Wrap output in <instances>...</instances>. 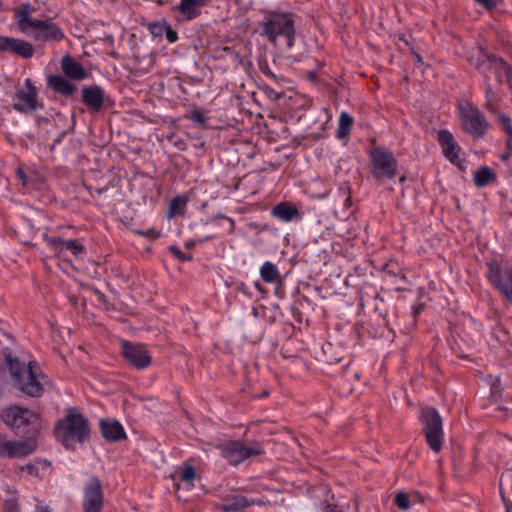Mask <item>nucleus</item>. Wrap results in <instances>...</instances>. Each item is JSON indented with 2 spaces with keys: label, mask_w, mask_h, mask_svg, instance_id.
I'll list each match as a JSON object with an SVG mask.
<instances>
[{
  "label": "nucleus",
  "mask_w": 512,
  "mask_h": 512,
  "mask_svg": "<svg viewBox=\"0 0 512 512\" xmlns=\"http://www.w3.org/2000/svg\"><path fill=\"white\" fill-rule=\"evenodd\" d=\"M35 8L24 3L14 10L18 30L38 42H59L64 38L62 29L50 19H34Z\"/></svg>",
  "instance_id": "1"
},
{
  "label": "nucleus",
  "mask_w": 512,
  "mask_h": 512,
  "mask_svg": "<svg viewBox=\"0 0 512 512\" xmlns=\"http://www.w3.org/2000/svg\"><path fill=\"white\" fill-rule=\"evenodd\" d=\"M6 364L11 373L14 385L23 393L38 397L43 391V375L36 369L34 362H29L28 366L13 358L9 353L5 352Z\"/></svg>",
  "instance_id": "2"
},
{
  "label": "nucleus",
  "mask_w": 512,
  "mask_h": 512,
  "mask_svg": "<svg viewBox=\"0 0 512 512\" xmlns=\"http://www.w3.org/2000/svg\"><path fill=\"white\" fill-rule=\"evenodd\" d=\"M55 435L64 446L73 447L88 438V422L76 409H70L55 426Z\"/></svg>",
  "instance_id": "3"
},
{
  "label": "nucleus",
  "mask_w": 512,
  "mask_h": 512,
  "mask_svg": "<svg viewBox=\"0 0 512 512\" xmlns=\"http://www.w3.org/2000/svg\"><path fill=\"white\" fill-rule=\"evenodd\" d=\"M262 35L274 45L283 41L286 48L291 49L294 46L295 39L294 22L291 15L272 13L266 16L262 22Z\"/></svg>",
  "instance_id": "4"
},
{
  "label": "nucleus",
  "mask_w": 512,
  "mask_h": 512,
  "mask_svg": "<svg viewBox=\"0 0 512 512\" xmlns=\"http://www.w3.org/2000/svg\"><path fill=\"white\" fill-rule=\"evenodd\" d=\"M421 422L429 447L439 452L443 444V424L438 411L434 408H426L421 413Z\"/></svg>",
  "instance_id": "5"
},
{
  "label": "nucleus",
  "mask_w": 512,
  "mask_h": 512,
  "mask_svg": "<svg viewBox=\"0 0 512 512\" xmlns=\"http://www.w3.org/2000/svg\"><path fill=\"white\" fill-rule=\"evenodd\" d=\"M459 117L464 130L474 137H483L488 122L483 113L472 103L464 102L459 105Z\"/></svg>",
  "instance_id": "6"
},
{
  "label": "nucleus",
  "mask_w": 512,
  "mask_h": 512,
  "mask_svg": "<svg viewBox=\"0 0 512 512\" xmlns=\"http://www.w3.org/2000/svg\"><path fill=\"white\" fill-rule=\"evenodd\" d=\"M223 458L231 465H238L246 459L262 453V447L258 443L246 444L241 441H227L218 446Z\"/></svg>",
  "instance_id": "7"
},
{
  "label": "nucleus",
  "mask_w": 512,
  "mask_h": 512,
  "mask_svg": "<svg viewBox=\"0 0 512 512\" xmlns=\"http://www.w3.org/2000/svg\"><path fill=\"white\" fill-rule=\"evenodd\" d=\"M1 419L11 429L19 431L35 424L38 420V415L27 408L13 405L2 410Z\"/></svg>",
  "instance_id": "8"
},
{
  "label": "nucleus",
  "mask_w": 512,
  "mask_h": 512,
  "mask_svg": "<svg viewBox=\"0 0 512 512\" xmlns=\"http://www.w3.org/2000/svg\"><path fill=\"white\" fill-rule=\"evenodd\" d=\"M372 173L377 179L393 178L395 176L397 161L393 154L382 148H375L370 153Z\"/></svg>",
  "instance_id": "9"
},
{
  "label": "nucleus",
  "mask_w": 512,
  "mask_h": 512,
  "mask_svg": "<svg viewBox=\"0 0 512 512\" xmlns=\"http://www.w3.org/2000/svg\"><path fill=\"white\" fill-rule=\"evenodd\" d=\"M437 140L444 156L460 169L465 168V154L453 134L446 129L438 131Z\"/></svg>",
  "instance_id": "10"
},
{
  "label": "nucleus",
  "mask_w": 512,
  "mask_h": 512,
  "mask_svg": "<svg viewBox=\"0 0 512 512\" xmlns=\"http://www.w3.org/2000/svg\"><path fill=\"white\" fill-rule=\"evenodd\" d=\"M488 277L490 282L512 304V270L507 265L493 262L489 264Z\"/></svg>",
  "instance_id": "11"
},
{
  "label": "nucleus",
  "mask_w": 512,
  "mask_h": 512,
  "mask_svg": "<svg viewBox=\"0 0 512 512\" xmlns=\"http://www.w3.org/2000/svg\"><path fill=\"white\" fill-rule=\"evenodd\" d=\"M39 106L38 93L30 79H26L23 87L17 89L13 96V108L22 113L35 111Z\"/></svg>",
  "instance_id": "12"
},
{
  "label": "nucleus",
  "mask_w": 512,
  "mask_h": 512,
  "mask_svg": "<svg viewBox=\"0 0 512 512\" xmlns=\"http://www.w3.org/2000/svg\"><path fill=\"white\" fill-rule=\"evenodd\" d=\"M36 448L33 439L9 441L0 437V457L21 458L31 454Z\"/></svg>",
  "instance_id": "13"
},
{
  "label": "nucleus",
  "mask_w": 512,
  "mask_h": 512,
  "mask_svg": "<svg viewBox=\"0 0 512 512\" xmlns=\"http://www.w3.org/2000/svg\"><path fill=\"white\" fill-rule=\"evenodd\" d=\"M103 493L101 483L97 478H91L83 492V511L101 512L103 508Z\"/></svg>",
  "instance_id": "14"
},
{
  "label": "nucleus",
  "mask_w": 512,
  "mask_h": 512,
  "mask_svg": "<svg viewBox=\"0 0 512 512\" xmlns=\"http://www.w3.org/2000/svg\"><path fill=\"white\" fill-rule=\"evenodd\" d=\"M121 349L124 358L134 367L144 369L150 365L151 357L143 345L125 341Z\"/></svg>",
  "instance_id": "15"
},
{
  "label": "nucleus",
  "mask_w": 512,
  "mask_h": 512,
  "mask_svg": "<svg viewBox=\"0 0 512 512\" xmlns=\"http://www.w3.org/2000/svg\"><path fill=\"white\" fill-rule=\"evenodd\" d=\"M0 52L12 53L22 58H31L34 48L31 43L19 38L0 35Z\"/></svg>",
  "instance_id": "16"
},
{
  "label": "nucleus",
  "mask_w": 512,
  "mask_h": 512,
  "mask_svg": "<svg viewBox=\"0 0 512 512\" xmlns=\"http://www.w3.org/2000/svg\"><path fill=\"white\" fill-rule=\"evenodd\" d=\"M102 436L111 442L119 441L126 437L123 426L117 420L106 419L100 421Z\"/></svg>",
  "instance_id": "17"
},
{
  "label": "nucleus",
  "mask_w": 512,
  "mask_h": 512,
  "mask_svg": "<svg viewBox=\"0 0 512 512\" xmlns=\"http://www.w3.org/2000/svg\"><path fill=\"white\" fill-rule=\"evenodd\" d=\"M82 101L90 109L98 111L104 102V91L99 86L84 87Z\"/></svg>",
  "instance_id": "18"
},
{
  "label": "nucleus",
  "mask_w": 512,
  "mask_h": 512,
  "mask_svg": "<svg viewBox=\"0 0 512 512\" xmlns=\"http://www.w3.org/2000/svg\"><path fill=\"white\" fill-rule=\"evenodd\" d=\"M61 68L64 74L73 80L79 81L87 77V73L83 66L69 55L62 58Z\"/></svg>",
  "instance_id": "19"
},
{
  "label": "nucleus",
  "mask_w": 512,
  "mask_h": 512,
  "mask_svg": "<svg viewBox=\"0 0 512 512\" xmlns=\"http://www.w3.org/2000/svg\"><path fill=\"white\" fill-rule=\"evenodd\" d=\"M49 242L53 249L59 252L63 250H68L76 257L81 256L85 253L84 246L77 240H64L61 238H53Z\"/></svg>",
  "instance_id": "20"
},
{
  "label": "nucleus",
  "mask_w": 512,
  "mask_h": 512,
  "mask_svg": "<svg viewBox=\"0 0 512 512\" xmlns=\"http://www.w3.org/2000/svg\"><path fill=\"white\" fill-rule=\"evenodd\" d=\"M271 214L273 217L283 222H290L294 218L300 216L298 209L288 202H281L274 206L271 210Z\"/></svg>",
  "instance_id": "21"
},
{
  "label": "nucleus",
  "mask_w": 512,
  "mask_h": 512,
  "mask_svg": "<svg viewBox=\"0 0 512 512\" xmlns=\"http://www.w3.org/2000/svg\"><path fill=\"white\" fill-rule=\"evenodd\" d=\"M204 0H180L177 9L185 20H193L200 15Z\"/></svg>",
  "instance_id": "22"
},
{
  "label": "nucleus",
  "mask_w": 512,
  "mask_h": 512,
  "mask_svg": "<svg viewBox=\"0 0 512 512\" xmlns=\"http://www.w3.org/2000/svg\"><path fill=\"white\" fill-rule=\"evenodd\" d=\"M254 504V500H249L245 496L237 494L225 499L220 507L225 512H236Z\"/></svg>",
  "instance_id": "23"
},
{
  "label": "nucleus",
  "mask_w": 512,
  "mask_h": 512,
  "mask_svg": "<svg viewBox=\"0 0 512 512\" xmlns=\"http://www.w3.org/2000/svg\"><path fill=\"white\" fill-rule=\"evenodd\" d=\"M47 84L54 91L66 96L71 95L75 91V86L61 75L49 76Z\"/></svg>",
  "instance_id": "24"
},
{
  "label": "nucleus",
  "mask_w": 512,
  "mask_h": 512,
  "mask_svg": "<svg viewBox=\"0 0 512 512\" xmlns=\"http://www.w3.org/2000/svg\"><path fill=\"white\" fill-rule=\"evenodd\" d=\"M195 479V469L192 466L179 467L173 474V480L178 485L183 483L185 489H190L193 486Z\"/></svg>",
  "instance_id": "25"
},
{
  "label": "nucleus",
  "mask_w": 512,
  "mask_h": 512,
  "mask_svg": "<svg viewBox=\"0 0 512 512\" xmlns=\"http://www.w3.org/2000/svg\"><path fill=\"white\" fill-rule=\"evenodd\" d=\"M259 274L261 279L268 284H276L280 282V272L278 267L270 262L265 261L260 267Z\"/></svg>",
  "instance_id": "26"
},
{
  "label": "nucleus",
  "mask_w": 512,
  "mask_h": 512,
  "mask_svg": "<svg viewBox=\"0 0 512 512\" xmlns=\"http://www.w3.org/2000/svg\"><path fill=\"white\" fill-rule=\"evenodd\" d=\"M488 61L499 82H502L505 79H510L511 69L505 61L496 57H489Z\"/></svg>",
  "instance_id": "27"
},
{
  "label": "nucleus",
  "mask_w": 512,
  "mask_h": 512,
  "mask_svg": "<svg viewBox=\"0 0 512 512\" xmlns=\"http://www.w3.org/2000/svg\"><path fill=\"white\" fill-rule=\"evenodd\" d=\"M188 203V197L184 195H179L174 197L169 204L168 210V218H173L175 216H182L185 213V209Z\"/></svg>",
  "instance_id": "28"
},
{
  "label": "nucleus",
  "mask_w": 512,
  "mask_h": 512,
  "mask_svg": "<svg viewBox=\"0 0 512 512\" xmlns=\"http://www.w3.org/2000/svg\"><path fill=\"white\" fill-rule=\"evenodd\" d=\"M495 179V172L488 166L481 167L474 174V183L477 187H485Z\"/></svg>",
  "instance_id": "29"
},
{
  "label": "nucleus",
  "mask_w": 512,
  "mask_h": 512,
  "mask_svg": "<svg viewBox=\"0 0 512 512\" xmlns=\"http://www.w3.org/2000/svg\"><path fill=\"white\" fill-rule=\"evenodd\" d=\"M2 489L5 490L8 498L5 500V504L3 507V512H20L19 505L16 501V490L13 485L5 484L2 486Z\"/></svg>",
  "instance_id": "30"
},
{
  "label": "nucleus",
  "mask_w": 512,
  "mask_h": 512,
  "mask_svg": "<svg viewBox=\"0 0 512 512\" xmlns=\"http://www.w3.org/2000/svg\"><path fill=\"white\" fill-rule=\"evenodd\" d=\"M352 124L353 118L347 112H342L339 117L337 130V136L339 139H344L349 135Z\"/></svg>",
  "instance_id": "31"
},
{
  "label": "nucleus",
  "mask_w": 512,
  "mask_h": 512,
  "mask_svg": "<svg viewBox=\"0 0 512 512\" xmlns=\"http://www.w3.org/2000/svg\"><path fill=\"white\" fill-rule=\"evenodd\" d=\"M500 101L499 94L493 89L491 84L486 85V108L492 113H498L497 104Z\"/></svg>",
  "instance_id": "32"
},
{
  "label": "nucleus",
  "mask_w": 512,
  "mask_h": 512,
  "mask_svg": "<svg viewBox=\"0 0 512 512\" xmlns=\"http://www.w3.org/2000/svg\"><path fill=\"white\" fill-rule=\"evenodd\" d=\"M417 497L405 492H398L395 496V503L401 510H408L416 502Z\"/></svg>",
  "instance_id": "33"
},
{
  "label": "nucleus",
  "mask_w": 512,
  "mask_h": 512,
  "mask_svg": "<svg viewBox=\"0 0 512 512\" xmlns=\"http://www.w3.org/2000/svg\"><path fill=\"white\" fill-rule=\"evenodd\" d=\"M156 28H159L160 30H164L166 39L170 43H174L177 41V39H178L177 33L174 30H172L170 26L154 24L150 27L151 33H156V31H155Z\"/></svg>",
  "instance_id": "34"
},
{
  "label": "nucleus",
  "mask_w": 512,
  "mask_h": 512,
  "mask_svg": "<svg viewBox=\"0 0 512 512\" xmlns=\"http://www.w3.org/2000/svg\"><path fill=\"white\" fill-rule=\"evenodd\" d=\"M48 467L47 461H35L33 463H28L24 467L23 470H26L32 476H38L41 469H45Z\"/></svg>",
  "instance_id": "35"
},
{
  "label": "nucleus",
  "mask_w": 512,
  "mask_h": 512,
  "mask_svg": "<svg viewBox=\"0 0 512 512\" xmlns=\"http://www.w3.org/2000/svg\"><path fill=\"white\" fill-rule=\"evenodd\" d=\"M220 219H224V220H226L229 223V226H227V232L229 234H232L234 232V230H235V222L230 217H227V216H225L223 214H218L217 216L209 219L207 223H212L214 225L219 226L220 225V223H219Z\"/></svg>",
  "instance_id": "36"
},
{
  "label": "nucleus",
  "mask_w": 512,
  "mask_h": 512,
  "mask_svg": "<svg viewBox=\"0 0 512 512\" xmlns=\"http://www.w3.org/2000/svg\"><path fill=\"white\" fill-rule=\"evenodd\" d=\"M496 114L498 115V118L503 126L504 131L509 136V142H512V123H511L510 118L504 114L499 113V112Z\"/></svg>",
  "instance_id": "37"
},
{
  "label": "nucleus",
  "mask_w": 512,
  "mask_h": 512,
  "mask_svg": "<svg viewBox=\"0 0 512 512\" xmlns=\"http://www.w3.org/2000/svg\"><path fill=\"white\" fill-rule=\"evenodd\" d=\"M190 118L194 123L197 124H204L206 122V117L204 113L198 109H195L191 112Z\"/></svg>",
  "instance_id": "38"
},
{
  "label": "nucleus",
  "mask_w": 512,
  "mask_h": 512,
  "mask_svg": "<svg viewBox=\"0 0 512 512\" xmlns=\"http://www.w3.org/2000/svg\"><path fill=\"white\" fill-rule=\"evenodd\" d=\"M35 512H52L44 502H37Z\"/></svg>",
  "instance_id": "39"
},
{
  "label": "nucleus",
  "mask_w": 512,
  "mask_h": 512,
  "mask_svg": "<svg viewBox=\"0 0 512 512\" xmlns=\"http://www.w3.org/2000/svg\"><path fill=\"white\" fill-rule=\"evenodd\" d=\"M477 3L483 5L486 8H489L493 5L492 0H475Z\"/></svg>",
  "instance_id": "40"
},
{
  "label": "nucleus",
  "mask_w": 512,
  "mask_h": 512,
  "mask_svg": "<svg viewBox=\"0 0 512 512\" xmlns=\"http://www.w3.org/2000/svg\"><path fill=\"white\" fill-rule=\"evenodd\" d=\"M139 234L144 235V236H155L156 231L154 229H149L145 232H139Z\"/></svg>",
  "instance_id": "41"
},
{
  "label": "nucleus",
  "mask_w": 512,
  "mask_h": 512,
  "mask_svg": "<svg viewBox=\"0 0 512 512\" xmlns=\"http://www.w3.org/2000/svg\"><path fill=\"white\" fill-rule=\"evenodd\" d=\"M172 250L175 252L176 256H177L179 259H181V260H185V259H186V258L184 257V255H183L179 250H177V249H172Z\"/></svg>",
  "instance_id": "42"
},
{
  "label": "nucleus",
  "mask_w": 512,
  "mask_h": 512,
  "mask_svg": "<svg viewBox=\"0 0 512 512\" xmlns=\"http://www.w3.org/2000/svg\"><path fill=\"white\" fill-rule=\"evenodd\" d=\"M254 286H255V288H256V289H258L259 291H262V286H261V284H260L259 282H255V283H254Z\"/></svg>",
  "instance_id": "43"
},
{
  "label": "nucleus",
  "mask_w": 512,
  "mask_h": 512,
  "mask_svg": "<svg viewBox=\"0 0 512 512\" xmlns=\"http://www.w3.org/2000/svg\"><path fill=\"white\" fill-rule=\"evenodd\" d=\"M19 175L21 177V181L23 182V184L25 185L26 184V179H24V175H23V172L22 171H19Z\"/></svg>",
  "instance_id": "44"
},
{
  "label": "nucleus",
  "mask_w": 512,
  "mask_h": 512,
  "mask_svg": "<svg viewBox=\"0 0 512 512\" xmlns=\"http://www.w3.org/2000/svg\"><path fill=\"white\" fill-rule=\"evenodd\" d=\"M156 33H153L154 35H160L164 30H160L159 28L155 29Z\"/></svg>",
  "instance_id": "45"
},
{
  "label": "nucleus",
  "mask_w": 512,
  "mask_h": 512,
  "mask_svg": "<svg viewBox=\"0 0 512 512\" xmlns=\"http://www.w3.org/2000/svg\"><path fill=\"white\" fill-rule=\"evenodd\" d=\"M194 245H195V244H194V242H187V243L185 244V246H186L187 248H191V247H193Z\"/></svg>",
  "instance_id": "46"
}]
</instances>
